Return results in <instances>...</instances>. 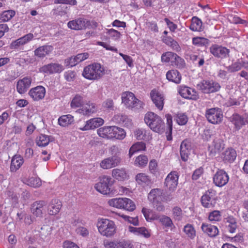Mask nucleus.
<instances>
[{
    "mask_svg": "<svg viewBox=\"0 0 248 248\" xmlns=\"http://www.w3.org/2000/svg\"><path fill=\"white\" fill-rule=\"evenodd\" d=\"M148 199L157 211L163 212L165 207L163 202L170 201L172 199L170 195H165L163 190L160 188L152 189L148 195Z\"/></svg>",
    "mask_w": 248,
    "mask_h": 248,
    "instance_id": "f257e3e1",
    "label": "nucleus"
},
{
    "mask_svg": "<svg viewBox=\"0 0 248 248\" xmlns=\"http://www.w3.org/2000/svg\"><path fill=\"white\" fill-rule=\"evenodd\" d=\"M144 121L153 131L161 133L165 128V123L160 117L152 112L147 113L144 116Z\"/></svg>",
    "mask_w": 248,
    "mask_h": 248,
    "instance_id": "f03ea898",
    "label": "nucleus"
},
{
    "mask_svg": "<svg viewBox=\"0 0 248 248\" xmlns=\"http://www.w3.org/2000/svg\"><path fill=\"white\" fill-rule=\"evenodd\" d=\"M96 225L100 234L106 237H111L116 232V225L114 221L111 220L99 218Z\"/></svg>",
    "mask_w": 248,
    "mask_h": 248,
    "instance_id": "7ed1b4c3",
    "label": "nucleus"
},
{
    "mask_svg": "<svg viewBox=\"0 0 248 248\" xmlns=\"http://www.w3.org/2000/svg\"><path fill=\"white\" fill-rule=\"evenodd\" d=\"M104 74V69L99 63H93L86 66L82 73L83 76L89 80L99 79Z\"/></svg>",
    "mask_w": 248,
    "mask_h": 248,
    "instance_id": "20e7f679",
    "label": "nucleus"
},
{
    "mask_svg": "<svg viewBox=\"0 0 248 248\" xmlns=\"http://www.w3.org/2000/svg\"><path fill=\"white\" fill-rule=\"evenodd\" d=\"M109 206L118 209H123L128 211H133L136 209L135 203L126 198H113L108 202Z\"/></svg>",
    "mask_w": 248,
    "mask_h": 248,
    "instance_id": "39448f33",
    "label": "nucleus"
},
{
    "mask_svg": "<svg viewBox=\"0 0 248 248\" xmlns=\"http://www.w3.org/2000/svg\"><path fill=\"white\" fill-rule=\"evenodd\" d=\"M121 98L122 103L129 109H138L142 107V102L130 92L123 93Z\"/></svg>",
    "mask_w": 248,
    "mask_h": 248,
    "instance_id": "423d86ee",
    "label": "nucleus"
},
{
    "mask_svg": "<svg viewBox=\"0 0 248 248\" xmlns=\"http://www.w3.org/2000/svg\"><path fill=\"white\" fill-rule=\"evenodd\" d=\"M112 185L110 177L103 175L99 178V181L94 186L95 189L100 193L107 195L111 192L110 186Z\"/></svg>",
    "mask_w": 248,
    "mask_h": 248,
    "instance_id": "0eeeda50",
    "label": "nucleus"
},
{
    "mask_svg": "<svg viewBox=\"0 0 248 248\" xmlns=\"http://www.w3.org/2000/svg\"><path fill=\"white\" fill-rule=\"evenodd\" d=\"M205 116L208 121L212 124H218L222 121V112L221 109L218 108L207 109Z\"/></svg>",
    "mask_w": 248,
    "mask_h": 248,
    "instance_id": "6e6552de",
    "label": "nucleus"
},
{
    "mask_svg": "<svg viewBox=\"0 0 248 248\" xmlns=\"http://www.w3.org/2000/svg\"><path fill=\"white\" fill-rule=\"evenodd\" d=\"M197 88L204 93L217 92L220 88L219 83L211 80H203L197 84Z\"/></svg>",
    "mask_w": 248,
    "mask_h": 248,
    "instance_id": "1a4fd4ad",
    "label": "nucleus"
},
{
    "mask_svg": "<svg viewBox=\"0 0 248 248\" xmlns=\"http://www.w3.org/2000/svg\"><path fill=\"white\" fill-rule=\"evenodd\" d=\"M216 191L209 189L205 192L201 198L202 205L205 208H213L217 204Z\"/></svg>",
    "mask_w": 248,
    "mask_h": 248,
    "instance_id": "9d476101",
    "label": "nucleus"
},
{
    "mask_svg": "<svg viewBox=\"0 0 248 248\" xmlns=\"http://www.w3.org/2000/svg\"><path fill=\"white\" fill-rule=\"evenodd\" d=\"M210 52L216 58L223 59L229 57L230 49L221 45L213 44L210 47Z\"/></svg>",
    "mask_w": 248,
    "mask_h": 248,
    "instance_id": "9b49d317",
    "label": "nucleus"
},
{
    "mask_svg": "<svg viewBox=\"0 0 248 248\" xmlns=\"http://www.w3.org/2000/svg\"><path fill=\"white\" fill-rule=\"evenodd\" d=\"M229 121L233 124L236 130H240L243 126L248 124V114L245 113L243 116L235 113L230 118Z\"/></svg>",
    "mask_w": 248,
    "mask_h": 248,
    "instance_id": "f8f14e48",
    "label": "nucleus"
},
{
    "mask_svg": "<svg viewBox=\"0 0 248 248\" xmlns=\"http://www.w3.org/2000/svg\"><path fill=\"white\" fill-rule=\"evenodd\" d=\"M33 38V35L32 33L27 34L16 40L13 41L10 44V48L17 50H22L23 48V46Z\"/></svg>",
    "mask_w": 248,
    "mask_h": 248,
    "instance_id": "ddd939ff",
    "label": "nucleus"
},
{
    "mask_svg": "<svg viewBox=\"0 0 248 248\" xmlns=\"http://www.w3.org/2000/svg\"><path fill=\"white\" fill-rule=\"evenodd\" d=\"M213 179V183L216 186L222 187L228 183L229 177L224 170H218L214 174Z\"/></svg>",
    "mask_w": 248,
    "mask_h": 248,
    "instance_id": "4468645a",
    "label": "nucleus"
},
{
    "mask_svg": "<svg viewBox=\"0 0 248 248\" xmlns=\"http://www.w3.org/2000/svg\"><path fill=\"white\" fill-rule=\"evenodd\" d=\"M64 69L63 66L61 64L50 63L41 67L39 68V71L47 74H53L60 73L63 71Z\"/></svg>",
    "mask_w": 248,
    "mask_h": 248,
    "instance_id": "2eb2a0df",
    "label": "nucleus"
},
{
    "mask_svg": "<svg viewBox=\"0 0 248 248\" xmlns=\"http://www.w3.org/2000/svg\"><path fill=\"white\" fill-rule=\"evenodd\" d=\"M178 175L176 171H171L167 176L165 181V186L170 191H173L178 185Z\"/></svg>",
    "mask_w": 248,
    "mask_h": 248,
    "instance_id": "dca6fc26",
    "label": "nucleus"
},
{
    "mask_svg": "<svg viewBox=\"0 0 248 248\" xmlns=\"http://www.w3.org/2000/svg\"><path fill=\"white\" fill-rule=\"evenodd\" d=\"M46 89L42 86L32 88L28 92L29 95L33 100L38 101L42 100L45 96Z\"/></svg>",
    "mask_w": 248,
    "mask_h": 248,
    "instance_id": "f3484780",
    "label": "nucleus"
},
{
    "mask_svg": "<svg viewBox=\"0 0 248 248\" xmlns=\"http://www.w3.org/2000/svg\"><path fill=\"white\" fill-rule=\"evenodd\" d=\"M106 248H133V245L129 240L122 239L104 243Z\"/></svg>",
    "mask_w": 248,
    "mask_h": 248,
    "instance_id": "a211bd4d",
    "label": "nucleus"
},
{
    "mask_svg": "<svg viewBox=\"0 0 248 248\" xmlns=\"http://www.w3.org/2000/svg\"><path fill=\"white\" fill-rule=\"evenodd\" d=\"M224 148L223 140L218 138H216L208 146V151L210 155L215 156L216 154L220 153Z\"/></svg>",
    "mask_w": 248,
    "mask_h": 248,
    "instance_id": "6ab92c4d",
    "label": "nucleus"
},
{
    "mask_svg": "<svg viewBox=\"0 0 248 248\" xmlns=\"http://www.w3.org/2000/svg\"><path fill=\"white\" fill-rule=\"evenodd\" d=\"M90 25V21L83 18H79L68 22L69 28L75 30H80L85 29Z\"/></svg>",
    "mask_w": 248,
    "mask_h": 248,
    "instance_id": "aec40b11",
    "label": "nucleus"
},
{
    "mask_svg": "<svg viewBox=\"0 0 248 248\" xmlns=\"http://www.w3.org/2000/svg\"><path fill=\"white\" fill-rule=\"evenodd\" d=\"M150 97L155 107L159 110H162L164 105V96L163 94L156 90L151 91Z\"/></svg>",
    "mask_w": 248,
    "mask_h": 248,
    "instance_id": "412c9836",
    "label": "nucleus"
},
{
    "mask_svg": "<svg viewBox=\"0 0 248 248\" xmlns=\"http://www.w3.org/2000/svg\"><path fill=\"white\" fill-rule=\"evenodd\" d=\"M121 161V158L110 156L102 160L100 163V167L103 169H110L118 166Z\"/></svg>",
    "mask_w": 248,
    "mask_h": 248,
    "instance_id": "4be33fe9",
    "label": "nucleus"
},
{
    "mask_svg": "<svg viewBox=\"0 0 248 248\" xmlns=\"http://www.w3.org/2000/svg\"><path fill=\"white\" fill-rule=\"evenodd\" d=\"M179 93L183 98L192 100H197L199 95L195 90L186 86H181L179 88Z\"/></svg>",
    "mask_w": 248,
    "mask_h": 248,
    "instance_id": "5701e85b",
    "label": "nucleus"
},
{
    "mask_svg": "<svg viewBox=\"0 0 248 248\" xmlns=\"http://www.w3.org/2000/svg\"><path fill=\"white\" fill-rule=\"evenodd\" d=\"M32 79L31 77H26L19 80L16 84V90L20 94L26 93L31 86Z\"/></svg>",
    "mask_w": 248,
    "mask_h": 248,
    "instance_id": "b1692460",
    "label": "nucleus"
},
{
    "mask_svg": "<svg viewBox=\"0 0 248 248\" xmlns=\"http://www.w3.org/2000/svg\"><path fill=\"white\" fill-rule=\"evenodd\" d=\"M180 150L182 160L184 161H187L191 150L190 142L187 140H183L181 144Z\"/></svg>",
    "mask_w": 248,
    "mask_h": 248,
    "instance_id": "393cba45",
    "label": "nucleus"
},
{
    "mask_svg": "<svg viewBox=\"0 0 248 248\" xmlns=\"http://www.w3.org/2000/svg\"><path fill=\"white\" fill-rule=\"evenodd\" d=\"M104 124V120L101 118H94L87 121L86 124L80 129L83 131L96 128Z\"/></svg>",
    "mask_w": 248,
    "mask_h": 248,
    "instance_id": "a878e982",
    "label": "nucleus"
},
{
    "mask_svg": "<svg viewBox=\"0 0 248 248\" xmlns=\"http://www.w3.org/2000/svg\"><path fill=\"white\" fill-rule=\"evenodd\" d=\"M52 46L44 45L39 46L34 51V55L38 58L43 59L46 55H49L53 50Z\"/></svg>",
    "mask_w": 248,
    "mask_h": 248,
    "instance_id": "bb28decb",
    "label": "nucleus"
},
{
    "mask_svg": "<svg viewBox=\"0 0 248 248\" xmlns=\"http://www.w3.org/2000/svg\"><path fill=\"white\" fill-rule=\"evenodd\" d=\"M61 202L58 199H53L49 202L48 207V213L50 215H55L57 214L62 207Z\"/></svg>",
    "mask_w": 248,
    "mask_h": 248,
    "instance_id": "cd10ccee",
    "label": "nucleus"
},
{
    "mask_svg": "<svg viewBox=\"0 0 248 248\" xmlns=\"http://www.w3.org/2000/svg\"><path fill=\"white\" fill-rule=\"evenodd\" d=\"M46 205L45 201H39L34 202L31 205V212L36 217H41L43 214V209Z\"/></svg>",
    "mask_w": 248,
    "mask_h": 248,
    "instance_id": "c85d7f7f",
    "label": "nucleus"
},
{
    "mask_svg": "<svg viewBox=\"0 0 248 248\" xmlns=\"http://www.w3.org/2000/svg\"><path fill=\"white\" fill-rule=\"evenodd\" d=\"M137 182L142 186H150L153 183L151 178L144 173H139L136 176Z\"/></svg>",
    "mask_w": 248,
    "mask_h": 248,
    "instance_id": "c756f323",
    "label": "nucleus"
},
{
    "mask_svg": "<svg viewBox=\"0 0 248 248\" xmlns=\"http://www.w3.org/2000/svg\"><path fill=\"white\" fill-rule=\"evenodd\" d=\"M201 228L204 233H206L211 237L217 236L219 232L217 227L211 224L202 223Z\"/></svg>",
    "mask_w": 248,
    "mask_h": 248,
    "instance_id": "7c9ffc66",
    "label": "nucleus"
},
{
    "mask_svg": "<svg viewBox=\"0 0 248 248\" xmlns=\"http://www.w3.org/2000/svg\"><path fill=\"white\" fill-rule=\"evenodd\" d=\"M167 79L176 84L180 83L182 76L181 74L176 70H171L167 72L166 74Z\"/></svg>",
    "mask_w": 248,
    "mask_h": 248,
    "instance_id": "2f4dec72",
    "label": "nucleus"
},
{
    "mask_svg": "<svg viewBox=\"0 0 248 248\" xmlns=\"http://www.w3.org/2000/svg\"><path fill=\"white\" fill-rule=\"evenodd\" d=\"M97 108L95 104L89 103L86 104L82 108L78 109V112L84 115H90L97 111Z\"/></svg>",
    "mask_w": 248,
    "mask_h": 248,
    "instance_id": "473e14b6",
    "label": "nucleus"
},
{
    "mask_svg": "<svg viewBox=\"0 0 248 248\" xmlns=\"http://www.w3.org/2000/svg\"><path fill=\"white\" fill-rule=\"evenodd\" d=\"M236 156L237 154L236 151L232 148L227 149L222 153V155L223 160L230 163L232 162L235 159Z\"/></svg>",
    "mask_w": 248,
    "mask_h": 248,
    "instance_id": "72a5a7b5",
    "label": "nucleus"
},
{
    "mask_svg": "<svg viewBox=\"0 0 248 248\" xmlns=\"http://www.w3.org/2000/svg\"><path fill=\"white\" fill-rule=\"evenodd\" d=\"M134 135L138 140H148L151 139L149 132L143 128H138L134 131Z\"/></svg>",
    "mask_w": 248,
    "mask_h": 248,
    "instance_id": "f704fd0d",
    "label": "nucleus"
},
{
    "mask_svg": "<svg viewBox=\"0 0 248 248\" xmlns=\"http://www.w3.org/2000/svg\"><path fill=\"white\" fill-rule=\"evenodd\" d=\"M162 41L167 46L170 47L173 50L177 52L181 50V47L177 42L170 36H164L162 38Z\"/></svg>",
    "mask_w": 248,
    "mask_h": 248,
    "instance_id": "c9c22d12",
    "label": "nucleus"
},
{
    "mask_svg": "<svg viewBox=\"0 0 248 248\" xmlns=\"http://www.w3.org/2000/svg\"><path fill=\"white\" fill-rule=\"evenodd\" d=\"M23 163V158L20 155L14 156L11 160L10 170L15 172L21 167Z\"/></svg>",
    "mask_w": 248,
    "mask_h": 248,
    "instance_id": "e433bc0d",
    "label": "nucleus"
},
{
    "mask_svg": "<svg viewBox=\"0 0 248 248\" xmlns=\"http://www.w3.org/2000/svg\"><path fill=\"white\" fill-rule=\"evenodd\" d=\"M112 128L113 126L100 127L97 130V134L103 138L112 139Z\"/></svg>",
    "mask_w": 248,
    "mask_h": 248,
    "instance_id": "4c0bfd02",
    "label": "nucleus"
},
{
    "mask_svg": "<svg viewBox=\"0 0 248 248\" xmlns=\"http://www.w3.org/2000/svg\"><path fill=\"white\" fill-rule=\"evenodd\" d=\"M53 140L54 138L51 136L41 134L37 138L36 142L38 146L45 147L47 145L49 142L52 141Z\"/></svg>",
    "mask_w": 248,
    "mask_h": 248,
    "instance_id": "58836bf2",
    "label": "nucleus"
},
{
    "mask_svg": "<svg viewBox=\"0 0 248 248\" xmlns=\"http://www.w3.org/2000/svg\"><path fill=\"white\" fill-rule=\"evenodd\" d=\"M112 176L119 181H124L128 178L126 171L124 169H114L112 171Z\"/></svg>",
    "mask_w": 248,
    "mask_h": 248,
    "instance_id": "ea45409f",
    "label": "nucleus"
},
{
    "mask_svg": "<svg viewBox=\"0 0 248 248\" xmlns=\"http://www.w3.org/2000/svg\"><path fill=\"white\" fill-rule=\"evenodd\" d=\"M74 121V117L70 114L62 115L58 119L59 124L63 127L71 124Z\"/></svg>",
    "mask_w": 248,
    "mask_h": 248,
    "instance_id": "a19ab883",
    "label": "nucleus"
},
{
    "mask_svg": "<svg viewBox=\"0 0 248 248\" xmlns=\"http://www.w3.org/2000/svg\"><path fill=\"white\" fill-rule=\"evenodd\" d=\"M146 149L145 144L143 142H137L134 144L129 151V156L131 157L136 152L144 151Z\"/></svg>",
    "mask_w": 248,
    "mask_h": 248,
    "instance_id": "79ce46f5",
    "label": "nucleus"
},
{
    "mask_svg": "<svg viewBox=\"0 0 248 248\" xmlns=\"http://www.w3.org/2000/svg\"><path fill=\"white\" fill-rule=\"evenodd\" d=\"M125 135L126 133L123 129L113 126L112 139L115 138L118 140H123L125 138Z\"/></svg>",
    "mask_w": 248,
    "mask_h": 248,
    "instance_id": "37998d69",
    "label": "nucleus"
},
{
    "mask_svg": "<svg viewBox=\"0 0 248 248\" xmlns=\"http://www.w3.org/2000/svg\"><path fill=\"white\" fill-rule=\"evenodd\" d=\"M129 231L136 234L142 235L146 238H148L150 236V233L145 227L136 228L129 226Z\"/></svg>",
    "mask_w": 248,
    "mask_h": 248,
    "instance_id": "c03bdc74",
    "label": "nucleus"
},
{
    "mask_svg": "<svg viewBox=\"0 0 248 248\" xmlns=\"http://www.w3.org/2000/svg\"><path fill=\"white\" fill-rule=\"evenodd\" d=\"M141 212L147 221L158 219V216L152 209L143 207L142 209Z\"/></svg>",
    "mask_w": 248,
    "mask_h": 248,
    "instance_id": "a18cd8bd",
    "label": "nucleus"
},
{
    "mask_svg": "<svg viewBox=\"0 0 248 248\" xmlns=\"http://www.w3.org/2000/svg\"><path fill=\"white\" fill-rule=\"evenodd\" d=\"M202 22L200 19L194 16L191 19L190 29L193 31H201L202 30Z\"/></svg>",
    "mask_w": 248,
    "mask_h": 248,
    "instance_id": "49530a36",
    "label": "nucleus"
},
{
    "mask_svg": "<svg viewBox=\"0 0 248 248\" xmlns=\"http://www.w3.org/2000/svg\"><path fill=\"white\" fill-rule=\"evenodd\" d=\"M16 14L14 10H8L4 11L0 14V21L7 22L10 20Z\"/></svg>",
    "mask_w": 248,
    "mask_h": 248,
    "instance_id": "de8ad7c7",
    "label": "nucleus"
},
{
    "mask_svg": "<svg viewBox=\"0 0 248 248\" xmlns=\"http://www.w3.org/2000/svg\"><path fill=\"white\" fill-rule=\"evenodd\" d=\"M174 119L180 125H185L188 120L187 116L184 113H178L174 116Z\"/></svg>",
    "mask_w": 248,
    "mask_h": 248,
    "instance_id": "09e8293b",
    "label": "nucleus"
},
{
    "mask_svg": "<svg viewBox=\"0 0 248 248\" xmlns=\"http://www.w3.org/2000/svg\"><path fill=\"white\" fill-rule=\"evenodd\" d=\"M183 232L191 239H193L196 236V231L191 224H187L185 225L183 228Z\"/></svg>",
    "mask_w": 248,
    "mask_h": 248,
    "instance_id": "8fccbe9b",
    "label": "nucleus"
},
{
    "mask_svg": "<svg viewBox=\"0 0 248 248\" xmlns=\"http://www.w3.org/2000/svg\"><path fill=\"white\" fill-rule=\"evenodd\" d=\"M83 103V97L78 94H76L71 102L70 106L72 108H77L80 107Z\"/></svg>",
    "mask_w": 248,
    "mask_h": 248,
    "instance_id": "3c124183",
    "label": "nucleus"
},
{
    "mask_svg": "<svg viewBox=\"0 0 248 248\" xmlns=\"http://www.w3.org/2000/svg\"><path fill=\"white\" fill-rule=\"evenodd\" d=\"M227 222L228 223L227 228L229 232L231 233L234 232L237 228V223L235 219L232 216L229 217L227 218Z\"/></svg>",
    "mask_w": 248,
    "mask_h": 248,
    "instance_id": "603ef678",
    "label": "nucleus"
},
{
    "mask_svg": "<svg viewBox=\"0 0 248 248\" xmlns=\"http://www.w3.org/2000/svg\"><path fill=\"white\" fill-rule=\"evenodd\" d=\"M192 43L199 46H207L209 44L208 39L203 37H194L192 39Z\"/></svg>",
    "mask_w": 248,
    "mask_h": 248,
    "instance_id": "864d4df0",
    "label": "nucleus"
},
{
    "mask_svg": "<svg viewBox=\"0 0 248 248\" xmlns=\"http://www.w3.org/2000/svg\"><path fill=\"white\" fill-rule=\"evenodd\" d=\"M172 217L175 220L181 221L183 217V213L181 208L178 206H175L172 209Z\"/></svg>",
    "mask_w": 248,
    "mask_h": 248,
    "instance_id": "5fc2aeb1",
    "label": "nucleus"
},
{
    "mask_svg": "<svg viewBox=\"0 0 248 248\" xmlns=\"http://www.w3.org/2000/svg\"><path fill=\"white\" fill-rule=\"evenodd\" d=\"M171 64L176 66L179 69H182L185 67V62L183 59L178 56L176 54H175Z\"/></svg>",
    "mask_w": 248,
    "mask_h": 248,
    "instance_id": "6e6d98bb",
    "label": "nucleus"
},
{
    "mask_svg": "<svg viewBox=\"0 0 248 248\" xmlns=\"http://www.w3.org/2000/svg\"><path fill=\"white\" fill-rule=\"evenodd\" d=\"M27 184L31 187H38L42 185V181L39 178L32 177L27 181Z\"/></svg>",
    "mask_w": 248,
    "mask_h": 248,
    "instance_id": "4d7b16f0",
    "label": "nucleus"
},
{
    "mask_svg": "<svg viewBox=\"0 0 248 248\" xmlns=\"http://www.w3.org/2000/svg\"><path fill=\"white\" fill-rule=\"evenodd\" d=\"M148 161L147 157L146 155H140L136 158L135 164L137 166L143 167L146 165Z\"/></svg>",
    "mask_w": 248,
    "mask_h": 248,
    "instance_id": "13d9d810",
    "label": "nucleus"
},
{
    "mask_svg": "<svg viewBox=\"0 0 248 248\" xmlns=\"http://www.w3.org/2000/svg\"><path fill=\"white\" fill-rule=\"evenodd\" d=\"M158 219L165 227H171L173 225L172 221L171 218L166 216L162 215L158 217Z\"/></svg>",
    "mask_w": 248,
    "mask_h": 248,
    "instance_id": "bf43d9fd",
    "label": "nucleus"
},
{
    "mask_svg": "<svg viewBox=\"0 0 248 248\" xmlns=\"http://www.w3.org/2000/svg\"><path fill=\"white\" fill-rule=\"evenodd\" d=\"M175 53L171 52H167L162 54L161 56V61L163 62H171L172 63L173 61Z\"/></svg>",
    "mask_w": 248,
    "mask_h": 248,
    "instance_id": "052dcab7",
    "label": "nucleus"
},
{
    "mask_svg": "<svg viewBox=\"0 0 248 248\" xmlns=\"http://www.w3.org/2000/svg\"><path fill=\"white\" fill-rule=\"evenodd\" d=\"M106 33L108 34L111 38L115 40H118L121 36V34L119 31L113 29H107Z\"/></svg>",
    "mask_w": 248,
    "mask_h": 248,
    "instance_id": "680f3d73",
    "label": "nucleus"
},
{
    "mask_svg": "<svg viewBox=\"0 0 248 248\" xmlns=\"http://www.w3.org/2000/svg\"><path fill=\"white\" fill-rule=\"evenodd\" d=\"M221 216L219 211L214 210L209 214L208 218L210 221H217L220 220Z\"/></svg>",
    "mask_w": 248,
    "mask_h": 248,
    "instance_id": "e2e57ef3",
    "label": "nucleus"
},
{
    "mask_svg": "<svg viewBox=\"0 0 248 248\" xmlns=\"http://www.w3.org/2000/svg\"><path fill=\"white\" fill-rule=\"evenodd\" d=\"M242 68L241 64L240 62V60H238L237 62L232 63L231 65L228 66V69L231 72H235L238 71Z\"/></svg>",
    "mask_w": 248,
    "mask_h": 248,
    "instance_id": "0e129e2a",
    "label": "nucleus"
},
{
    "mask_svg": "<svg viewBox=\"0 0 248 248\" xmlns=\"http://www.w3.org/2000/svg\"><path fill=\"white\" fill-rule=\"evenodd\" d=\"M121 150L117 146L113 145L109 148V152L112 155L111 156H115L118 158H121Z\"/></svg>",
    "mask_w": 248,
    "mask_h": 248,
    "instance_id": "69168bd1",
    "label": "nucleus"
},
{
    "mask_svg": "<svg viewBox=\"0 0 248 248\" xmlns=\"http://www.w3.org/2000/svg\"><path fill=\"white\" fill-rule=\"evenodd\" d=\"M76 73L74 71L69 70L64 73V76L67 81H72L76 78Z\"/></svg>",
    "mask_w": 248,
    "mask_h": 248,
    "instance_id": "338daca9",
    "label": "nucleus"
},
{
    "mask_svg": "<svg viewBox=\"0 0 248 248\" xmlns=\"http://www.w3.org/2000/svg\"><path fill=\"white\" fill-rule=\"evenodd\" d=\"M157 163L155 160L153 159L150 161L149 164V168L150 172L153 174H155L157 171Z\"/></svg>",
    "mask_w": 248,
    "mask_h": 248,
    "instance_id": "774afa93",
    "label": "nucleus"
}]
</instances>
